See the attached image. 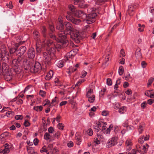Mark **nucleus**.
Masks as SVG:
<instances>
[{"instance_id": "1", "label": "nucleus", "mask_w": 154, "mask_h": 154, "mask_svg": "<svg viewBox=\"0 0 154 154\" xmlns=\"http://www.w3.org/2000/svg\"><path fill=\"white\" fill-rule=\"evenodd\" d=\"M32 63V61H30L29 60L23 58L22 57H18L17 60L14 59L12 62L14 67L22 66L26 71L31 69Z\"/></svg>"}, {"instance_id": "2", "label": "nucleus", "mask_w": 154, "mask_h": 154, "mask_svg": "<svg viewBox=\"0 0 154 154\" xmlns=\"http://www.w3.org/2000/svg\"><path fill=\"white\" fill-rule=\"evenodd\" d=\"M101 122H100V121L97 122V124L98 127L97 128H94L95 129V131L97 132V136L98 138L100 139L103 138L104 137L103 131L106 129V127L104 125H103L101 128H99V129L98 128L101 127L102 125Z\"/></svg>"}, {"instance_id": "3", "label": "nucleus", "mask_w": 154, "mask_h": 154, "mask_svg": "<svg viewBox=\"0 0 154 154\" xmlns=\"http://www.w3.org/2000/svg\"><path fill=\"white\" fill-rule=\"evenodd\" d=\"M97 16L96 13L92 12L86 16L84 18V20L88 24H90L93 23L95 21V17Z\"/></svg>"}, {"instance_id": "4", "label": "nucleus", "mask_w": 154, "mask_h": 154, "mask_svg": "<svg viewBox=\"0 0 154 154\" xmlns=\"http://www.w3.org/2000/svg\"><path fill=\"white\" fill-rule=\"evenodd\" d=\"M63 21H61L60 22V24L57 25L56 27L57 29L60 31L58 32V34L59 37H62V38H66V32L63 30L64 29V25L63 24Z\"/></svg>"}, {"instance_id": "5", "label": "nucleus", "mask_w": 154, "mask_h": 154, "mask_svg": "<svg viewBox=\"0 0 154 154\" xmlns=\"http://www.w3.org/2000/svg\"><path fill=\"white\" fill-rule=\"evenodd\" d=\"M66 38H62V37H59V42H58L56 45L54 44L55 48L57 49L59 51L58 49L61 48L63 47H66L68 45V42Z\"/></svg>"}, {"instance_id": "6", "label": "nucleus", "mask_w": 154, "mask_h": 154, "mask_svg": "<svg viewBox=\"0 0 154 154\" xmlns=\"http://www.w3.org/2000/svg\"><path fill=\"white\" fill-rule=\"evenodd\" d=\"M69 33H70V37L76 43H78L79 42L80 35L79 31L74 30Z\"/></svg>"}, {"instance_id": "7", "label": "nucleus", "mask_w": 154, "mask_h": 154, "mask_svg": "<svg viewBox=\"0 0 154 154\" xmlns=\"http://www.w3.org/2000/svg\"><path fill=\"white\" fill-rule=\"evenodd\" d=\"M149 147V146L147 144L143 146L141 144H139L136 145L137 150L141 154L146 153Z\"/></svg>"}, {"instance_id": "8", "label": "nucleus", "mask_w": 154, "mask_h": 154, "mask_svg": "<svg viewBox=\"0 0 154 154\" xmlns=\"http://www.w3.org/2000/svg\"><path fill=\"white\" fill-rule=\"evenodd\" d=\"M43 55L44 56L45 63L46 67L50 65L51 64V60H54L52 59L51 57L47 55V53L46 52H44L43 53ZM55 59H54V60Z\"/></svg>"}, {"instance_id": "9", "label": "nucleus", "mask_w": 154, "mask_h": 154, "mask_svg": "<svg viewBox=\"0 0 154 154\" xmlns=\"http://www.w3.org/2000/svg\"><path fill=\"white\" fill-rule=\"evenodd\" d=\"M118 138L114 136L109 139L107 143L108 147H110L116 145L117 143Z\"/></svg>"}, {"instance_id": "10", "label": "nucleus", "mask_w": 154, "mask_h": 154, "mask_svg": "<svg viewBox=\"0 0 154 154\" xmlns=\"http://www.w3.org/2000/svg\"><path fill=\"white\" fill-rule=\"evenodd\" d=\"M26 50V48L25 46H22L20 47L18 49H17L16 51V55L19 57H22L24 58V57L22 55L25 53Z\"/></svg>"}, {"instance_id": "11", "label": "nucleus", "mask_w": 154, "mask_h": 154, "mask_svg": "<svg viewBox=\"0 0 154 154\" xmlns=\"http://www.w3.org/2000/svg\"><path fill=\"white\" fill-rule=\"evenodd\" d=\"M9 59V56L7 54L0 52V60L6 63L8 62Z\"/></svg>"}, {"instance_id": "12", "label": "nucleus", "mask_w": 154, "mask_h": 154, "mask_svg": "<svg viewBox=\"0 0 154 154\" xmlns=\"http://www.w3.org/2000/svg\"><path fill=\"white\" fill-rule=\"evenodd\" d=\"M55 51L54 48L53 47L50 48L48 50L47 55L51 57L52 59H55L56 58V57L55 55Z\"/></svg>"}, {"instance_id": "13", "label": "nucleus", "mask_w": 154, "mask_h": 154, "mask_svg": "<svg viewBox=\"0 0 154 154\" xmlns=\"http://www.w3.org/2000/svg\"><path fill=\"white\" fill-rule=\"evenodd\" d=\"M32 68L33 71L32 70V71L34 73L38 72H40L41 70L42 66L39 62H35L34 67Z\"/></svg>"}, {"instance_id": "14", "label": "nucleus", "mask_w": 154, "mask_h": 154, "mask_svg": "<svg viewBox=\"0 0 154 154\" xmlns=\"http://www.w3.org/2000/svg\"><path fill=\"white\" fill-rule=\"evenodd\" d=\"M86 14L83 11L77 10L73 16L84 19Z\"/></svg>"}, {"instance_id": "15", "label": "nucleus", "mask_w": 154, "mask_h": 154, "mask_svg": "<svg viewBox=\"0 0 154 154\" xmlns=\"http://www.w3.org/2000/svg\"><path fill=\"white\" fill-rule=\"evenodd\" d=\"M76 54V53L74 50H72L67 53L65 56V60L66 61L68 60L69 58H73Z\"/></svg>"}, {"instance_id": "16", "label": "nucleus", "mask_w": 154, "mask_h": 154, "mask_svg": "<svg viewBox=\"0 0 154 154\" xmlns=\"http://www.w3.org/2000/svg\"><path fill=\"white\" fill-rule=\"evenodd\" d=\"M64 24L66 28V31L69 32V33H70L74 30L73 26L70 23L65 22Z\"/></svg>"}, {"instance_id": "17", "label": "nucleus", "mask_w": 154, "mask_h": 154, "mask_svg": "<svg viewBox=\"0 0 154 154\" xmlns=\"http://www.w3.org/2000/svg\"><path fill=\"white\" fill-rule=\"evenodd\" d=\"M35 52L33 48H30L28 50L27 55L29 58H33L35 57Z\"/></svg>"}, {"instance_id": "18", "label": "nucleus", "mask_w": 154, "mask_h": 154, "mask_svg": "<svg viewBox=\"0 0 154 154\" xmlns=\"http://www.w3.org/2000/svg\"><path fill=\"white\" fill-rule=\"evenodd\" d=\"M47 148L48 150H50V152H48V154H57L56 153L58 151L57 149L54 148L52 144H50L48 145Z\"/></svg>"}, {"instance_id": "19", "label": "nucleus", "mask_w": 154, "mask_h": 154, "mask_svg": "<svg viewBox=\"0 0 154 154\" xmlns=\"http://www.w3.org/2000/svg\"><path fill=\"white\" fill-rule=\"evenodd\" d=\"M132 145V143L131 140L130 138H128L125 142V146L126 150L128 151H130L131 149V146Z\"/></svg>"}, {"instance_id": "20", "label": "nucleus", "mask_w": 154, "mask_h": 154, "mask_svg": "<svg viewBox=\"0 0 154 154\" xmlns=\"http://www.w3.org/2000/svg\"><path fill=\"white\" fill-rule=\"evenodd\" d=\"M4 79L6 81H8L11 80L12 78V75L10 72H8L3 73Z\"/></svg>"}, {"instance_id": "21", "label": "nucleus", "mask_w": 154, "mask_h": 154, "mask_svg": "<svg viewBox=\"0 0 154 154\" xmlns=\"http://www.w3.org/2000/svg\"><path fill=\"white\" fill-rule=\"evenodd\" d=\"M21 36H19V37L16 38V42L14 44V46L16 47H18L20 45L23 44L25 42V41H22L21 39L22 38Z\"/></svg>"}, {"instance_id": "22", "label": "nucleus", "mask_w": 154, "mask_h": 154, "mask_svg": "<svg viewBox=\"0 0 154 154\" xmlns=\"http://www.w3.org/2000/svg\"><path fill=\"white\" fill-rule=\"evenodd\" d=\"M33 36L35 39L38 42L40 41V35L39 32L36 31L35 30L33 33Z\"/></svg>"}, {"instance_id": "23", "label": "nucleus", "mask_w": 154, "mask_h": 154, "mask_svg": "<svg viewBox=\"0 0 154 154\" xmlns=\"http://www.w3.org/2000/svg\"><path fill=\"white\" fill-rule=\"evenodd\" d=\"M145 124L143 123H140L138 127L137 130L139 133V134L142 133L145 128Z\"/></svg>"}, {"instance_id": "24", "label": "nucleus", "mask_w": 154, "mask_h": 154, "mask_svg": "<svg viewBox=\"0 0 154 154\" xmlns=\"http://www.w3.org/2000/svg\"><path fill=\"white\" fill-rule=\"evenodd\" d=\"M9 152V146L8 145L5 146L4 149L0 150V154H5Z\"/></svg>"}, {"instance_id": "25", "label": "nucleus", "mask_w": 154, "mask_h": 154, "mask_svg": "<svg viewBox=\"0 0 154 154\" xmlns=\"http://www.w3.org/2000/svg\"><path fill=\"white\" fill-rule=\"evenodd\" d=\"M53 44V41L52 40L46 39V38L43 42L42 43V45H47L48 47H49L51 45Z\"/></svg>"}, {"instance_id": "26", "label": "nucleus", "mask_w": 154, "mask_h": 154, "mask_svg": "<svg viewBox=\"0 0 154 154\" xmlns=\"http://www.w3.org/2000/svg\"><path fill=\"white\" fill-rule=\"evenodd\" d=\"M59 102V99L57 97H55L52 100L51 103L49 104V106H51V105L53 106L58 105Z\"/></svg>"}, {"instance_id": "27", "label": "nucleus", "mask_w": 154, "mask_h": 154, "mask_svg": "<svg viewBox=\"0 0 154 154\" xmlns=\"http://www.w3.org/2000/svg\"><path fill=\"white\" fill-rule=\"evenodd\" d=\"M141 49L139 48H137L135 52V56L137 58H141L142 54L141 52Z\"/></svg>"}, {"instance_id": "28", "label": "nucleus", "mask_w": 154, "mask_h": 154, "mask_svg": "<svg viewBox=\"0 0 154 154\" xmlns=\"http://www.w3.org/2000/svg\"><path fill=\"white\" fill-rule=\"evenodd\" d=\"M68 7L69 10L72 12V15L73 16L75 12L77 9L75 6L72 5H69Z\"/></svg>"}, {"instance_id": "29", "label": "nucleus", "mask_w": 154, "mask_h": 154, "mask_svg": "<svg viewBox=\"0 0 154 154\" xmlns=\"http://www.w3.org/2000/svg\"><path fill=\"white\" fill-rule=\"evenodd\" d=\"M81 22L80 20L78 19H75L73 18L71 20V22L75 25L79 24Z\"/></svg>"}, {"instance_id": "30", "label": "nucleus", "mask_w": 154, "mask_h": 154, "mask_svg": "<svg viewBox=\"0 0 154 154\" xmlns=\"http://www.w3.org/2000/svg\"><path fill=\"white\" fill-rule=\"evenodd\" d=\"M126 106H119L118 108V111L121 114L124 113L126 112Z\"/></svg>"}, {"instance_id": "31", "label": "nucleus", "mask_w": 154, "mask_h": 154, "mask_svg": "<svg viewBox=\"0 0 154 154\" xmlns=\"http://www.w3.org/2000/svg\"><path fill=\"white\" fill-rule=\"evenodd\" d=\"M53 75V72L51 70L46 75V79L48 80H50L52 77Z\"/></svg>"}, {"instance_id": "32", "label": "nucleus", "mask_w": 154, "mask_h": 154, "mask_svg": "<svg viewBox=\"0 0 154 154\" xmlns=\"http://www.w3.org/2000/svg\"><path fill=\"white\" fill-rule=\"evenodd\" d=\"M113 125L112 124H111L109 126V127L107 128V129L103 132L105 134H109L110 133V131L113 128Z\"/></svg>"}, {"instance_id": "33", "label": "nucleus", "mask_w": 154, "mask_h": 154, "mask_svg": "<svg viewBox=\"0 0 154 154\" xmlns=\"http://www.w3.org/2000/svg\"><path fill=\"white\" fill-rule=\"evenodd\" d=\"M27 150L28 153L30 154H37V152L34 151L33 149L31 147L27 148Z\"/></svg>"}, {"instance_id": "34", "label": "nucleus", "mask_w": 154, "mask_h": 154, "mask_svg": "<svg viewBox=\"0 0 154 154\" xmlns=\"http://www.w3.org/2000/svg\"><path fill=\"white\" fill-rule=\"evenodd\" d=\"M13 70L14 72L16 74H19L21 72V69H20L19 67H18V66L14 67Z\"/></svg>"}, {"instance_id": "35", "label": "nucleus", "mask_w": 154, "mask_h": 154, "mask_svg": "<svg viewBox=\"0 0 154 154\" xmlns=\"http://www.w3.org/2000/svg\"><path fill=\"white\" fill-rule=\"evenodd\" d=\"M109 0H95V4L97 5H102Z\"/></svg>"}, {"instance_id": "36", "label": "nucleus", "mask_w": 154, "mask_h": 154, "mask_svg": "<svg viewBox=\"0 0 154 154\" xmlns=\"http://www.w3.org/2000/svg\"><path fill=\"white\" fill-rule=\"evenodd\" d=\"M47 29L46 27L43 26L42 27V32L43 36L45 38H46L47 37L46 34Z\"/></svg>"}, {"instance_id": "37", "label": "nucleus", "mask_w": 154, "mask_h": 154, "mask_svg": "<svg viewBox=\"0 0 154 154\" xmlns=\"http://www.w3.org/2000/svg\"><path fill=\"white\" fill-rule=\"evenodd\" d=\"M49 29L51 32H54L55 29L54 25L52 23H49L48 24Z\"/></svg>"}, {"instance_id": "38", "label": "nucleus", "mask_w": 154, "mask_h": 154, "mask_svg": "<svg viewBox=\"0 0 154 154\" xmlns=\"http://www.w3.org/2000/svg\"><path fill=\"white\" fill-rule=\"evenodd\" d=\"M88 100L90 103H93L95 100V96L94 95H92L91 96L88 97Z\"/></svg>"}, {"instance_id": "39", "label": "nucleus", "mask_w": 154, "mask_h": 154, "mask_svg": "<svg viewBox=\"0 0 154 154\" xmlns=\"http://www.w3.org/2000/svg\"><path fill=\"white\" fill-rule=\"evenodd\" d=\"M124 69L123 67L121 66L119 67V73L120 75H122L124 72Z\"/></svg>"}, {"instance_id": "40", "label": "nucleus", "mask_w": 154, "mask_h": 154, "mask_svg": "<svg viewBox=\"0 0 154 154\" xmlns=\"http://www.w3.org/2000/svg\"><path fill=\"white\" fill-rule=\"evenodd\" d=\"M17 48H13L10 49L9 52L10 54H14L15 53L16 54V51H17Z\"/></svg>"}, {"instance_id": "41", "label": "nucleus", "mask_w": 154, "mask_h": 154, "mask_svg": "<svg viewBox=\"0 0 154 154\" xmlns=\"http://www.w3.org/2000/svg\"><path fill=\"white\" fill-rule=\"evenodd\" d=\"M6 48L5 47L4 45H2L1 46V47L0 48V52L1 53H6Z\"/></svg>"}, {"instance_id": "42", "label": "nucleus", "mask_w": 154, "mask_h": 154, "mask_svg": "<svg viewBox=\"0 0 154 154\" xmlns=\"http://www.w3.org/2000/svg\"><path fill=\"white\" fill-rule=\"evenodd\" d=\"M109 55L110 54H107V56L105 58L104 63L102 64L103 65L104 64H106L107 63L109 60Z\"/></svg>"}, {"instance_id": "43", "label": "nucleus", "mask_w": 154, "mask_h": 154, "mask_svg": "<svg viewBox=\"0 0 154 154\" xmlns=\"http://www.w3.org/2000/svg\"><path fill=\"white\" fill-rule=\"evenodd\" d=\"M54 33V32H51L50 31V32L48 33V36L50 38L56 39V37Z\"/></svg>"}, {"instance_id": "44", "label": "nucleus", "mask_w": 154, "mask_h": 154, "mask_svg": "<svg viewBox=\"0 0 154 154\" xmlns=\"http://www.w3.org/2000/svg\"><path fill=\"white\" fill-rule=\"evenodd\" d=\"M44 138L45 139L48 140L50 139L51 136L48 133H46L44 135Z\"/></svg>"}, {"instance_id": "45", "label": "nucleus", "mask_w": 154, "mask_h": 154, "mask_svg": "<svg viewBox=\"0 0 154 154\" xmlns=\"http://www.w3.org/2000/svg\"><path fill=\"white\" fill-rule=\"evenodd\" d=\"M93 90L92 89H90L88 91L86 94V96L88 97H89V96H91V94H93Z\"/></svg>"}, {"instance_id": "46", "label": "nucleus", "mask_w": 154, "mask_h": 154, "mask_svg": "<svg viewBox=\"0 0 154 154\" xmlns=\"http://www.w3.org/2000/svg\"><path fill=\"white\" fill-rule=\"evenodd\" d=\"M57 66L59 67H62L64 66V62L62 60L59 61L58 62Z\"/></svg>"}, {"instance_id": "47", "label": "nucleus", "mask_w": 154, "mask_h": 154, "mask_svg": "<svg viewBox=\"0 0 154 154\" xmlns=\"http://www.w3.org/2000/svg\"><path fill=\"white\" fill-rule=\"evenodd\" d=\"M42 108V106H34L33 107V109L37 111H41Z\"/></svg>"}, {"instance_id": "48", "label": "nucleus", "mask_w": 154, "mask_h": 154, "mask_svg": "<svg viewBox=\"0 0 154 154\" xmlns=\"http://www.w3.org/2000/svg\"><path fill=\"white\" fill-rule=\"evenodd\" d=\"M101 139H100L98 138V137L97 138H95L94 140V143H95L96 144H99L100 143V140Z\"/></svg>"}, {"instance_id": "49", "label": "nucleus", "mask_w": 154, "mask_h": 154, "mask_svg": "<svg viewBox=\"0 0 154 154\" xmlns=\"http://www.w3.org/2000/svg\"><path fill=\"white\" fill-rule=\"evenodd\" d=\"M48 150L47 149V148L46 147V146H44L40 150V152H48Z\"/></svg>"}, {"instance_id": "50", "label": "nucleus", "mask_w": 154, "mask_h": 154, "mask_svg": "<svg viewBox=\"0 0 154 154\" xmlns=\"http://www.w3.org/2000/svg\"><path fill=\"white\" fill-rule=\"evenodd\" d=\"M39 95L43 97H44L46 94V92L43 90H40L39 92Z\"/></svg>"}, {"instance_id": "51", "label": "nucleus", "mask_w": 154, "mask_h": 154, "mask_svg": "<svg viewBox=\"0 0 154 154\" xmlns=\"http://www.w3.org/2000/svg\"><path fill=\"white\" fill-rule=\"evenodd\" d=\"M73 145L74 143L71 141H69L67 143V146L69 148L72 147L73 146Z\"/></svg>"}, {"instance_id": "52", "label": "nucleus", "mask_w": 154, "mask_h": 154, "mask_svg": "<svg viewBox=\"0 0 154 154\" xmlns=\"http://www.w3.org/2000/svg\"><path fill=\"white\" fill-rule=\"evenodd\" d=\"M144 136H141L138 140V142L141 144H142L144 141Z\"/></svg>"}, {"instance_id": "53", "label": "nucleus", "mask_w": 154, "mask_h": 154, "mask_svg": "<svg viewBox=\"0 0 154 154\" xmlns=\"http://www.w3.org/2000/svg\"><path fill=\"white\" fill-rule=\"evenodd\" d=\"M106 83L109 86L111 85L112 84V80L110 78H108L106 80Z\"/></svg>"}, {"instance_id": "54", "label": "nucleus", "mask_w": 154, "mask_h": 154, "mask_svg": "<svg viewBox=\"0 0 154 154\" xmlns=\"http://www.w3.org/2000/svg\"><path fill=\"white\" fill-rule=\"evenodd\" d=\"M152 91V90H147L145 92V94L146 96L149 97V95H150Z\"/></svg>"}, {"instance_id": "55", "label": "nucleus", "mask_w": 154, "mask_h": 154, "mask_svg": "<svg viewBox=\"0 0 154 154\" xmlns=\"http://www.w3.org/2000/svg\"><path fill=\"white\" fill-rule=\"evenodd\" d=\"M154 80V78L152 77H151L149 79L148 82L147 83V85L148 86L151 85L152 83Z\"/></svg>"}, {"instance_id": "56", "label": "nucleus", "mask_w": 154, "mask_h": 154, "mask_svg": "<svg viewBox=\"0 0 154 154\" xmlns=\"http://www.w3.org/2000/svg\"><path fill=\"white\" fill-rule=\"evenodd\" d=\"M13 114V112L11 111H8L6 113V115L8 117H11Z\"/></svg>"}, {"instance_id": "57", "label": "nucleus", "mask_w": 154, "mask_h": 154, "mask_svg": "<svg viewBox=\"0 0 154 154\" xmlns=\"http://www.w3.org/2000/svg\"><path fill=\"white\" fill-rule=\"evenodd\" d=\"M93 131L92 129L91 128H89L87 130L88 134L89 136H91L93 134Z\"/></svg>"}, {"instance_id": "58", "label": "nucleus", "mask_w": 154, "mask_h": 154, "mask_svg": "<svg viewBox=\"0 0 154 154\" xmlns=\"http://www.w3.org/2000/svg\"><path fill=\"white\" fill-rule=\"evenodd\" d=\"M125 56V52L124 51V50L123 49H122L121 50V51L120 52V57H123Z\"/></svg>"}, {"instance_id": "59", "label": "nucleus", "mask_w": 154, "mask_h": 154, "mask_svg": "<svg viewBox=\"0 0 154 154\" xmlns=\"http://www.w3.org/2000/svg\"><path fill=\"white\" fill-rule=\"evenodd\" d=\"M50 103V101L48 99H46L43 102V104H44V106H45V105H48Z\"/></svg>"}, {"instance_id": "60", "label": "nucleus", "mask_w": 154, "mask_h": 154, "mask_svg": "<svg viewBox=\"0 0 154 154\" xmlns=\"http://www.w3.org/2000/svg\"><path fill=\"white\" fill-rule=\"evenodd\" d=\"M12 2L10 1L9 2V4H7L6 6L8 7L9 8L12 9L13 8V6L12 5Z\"/></svg>"}, {"instance_id": "61", "label": "nucleus", "mask_w": 154, "mask_h": 154, "mask_svg": "<svg viewBox=\"0 0 154 154\" xmlns=\"http://www.w3.org/2000/svg\"><path fill=\"white\" fill-rule=\"evenodd\" d=\"M135 9V6L133 5L130 6L128 7V11H134Z\"/></svg>"}, {"instance_id": "62", "label": "nucleus", "mask_w": 154, "mask_h": 154, "mask_svg": "<svg viewBox=\"0 0 154 154\" xmlns=\"http://www.w3.org/2000/svg\"><path fill=\"white\" fill-rule=\"evenodd\" d=\"M15 118L16 120L22 119L23 118V117L20 115H17L15 116Z\"/></svg>"}, {"instance_id": "63", "label": "nucleus", "mask_w": 154, "mask_h": 154, "mask_svg": "<svg viewBox=\"0 0 154 154\" xmlns=\"http://www.w3.org/2000/svg\"><path fill=\"white\" fill-rule=\"evenodd\" d=\"M48 131L50 133H53L54 130L53 128L51 127L48 128Z\"/></svg>"}, {"instance_id": "64", "label": "nucleus", "mask_w": 154, "mask_h": 154, "mask_svg": "<svg viewBox=\"0 0 154 154\" xmlns=\"http://www.w3.org/2000/svg\"><path fill=\"white\" fill-rule=\"evenodd\" d=\"M109 112L108 111L106 110H104L102 112V115L103 116H106L108 114Z\"/></svg>"}]
</instances>
